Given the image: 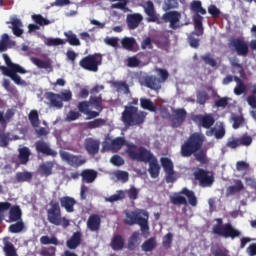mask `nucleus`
<instances>
[{
	"label": "nucleus",
	"instance_id": "obj_1",
	"mask_svg": "<svg viewBox=\"0 0 256 256\" xmlns=\"http://www.w3.org/2000/svg\"><path fill=\"white\" fill-rule=\"evenodd\" d=\"M205 143V135L194 132L188 139L181 145V157H191L194 155L195 160L201 165H207L209 158L207 157V150L202 149Z\"/></svg>",
	"mask_w": 256,
	"mask_h": 256
},
{
	"label": "nucleus",
	"instance_id": "obj_2",
	"mask_svg": "<svg viewBox=\"0 0 256 256\" xmlns=\"http://www.w3.org/2000/svg\"><path fill=\"white\" fill-rule=\"evenodd\" d=\"M127 155L132 161H138V163H148V173L152 179H157L161 172V166L157 157L151 153L150 150L144 146L138 147L135 144L128 145Z\"/></svg>",
	"mask_w": 256,
	"mask_h": 256
},
{
	"label": "nucleus",
	"instance_id": "obj_3",
	"mask_svg": "<svg viewBox=\"0 0 256 256\" xmlns=\"http://www.w3.org/2000/svg\"><path fill=\"white\" fill-rule=\"evenodd\" d=\"M146 117L147 113L139 110V108L135 106H125V109L122 112L121 121L124 125L133 127L135 125H143Z\"/></svg>",
	"mask_w": 256,
	"mask_h": 256
},
{
	"label": "nucleus",
	"instance_id": "obj_4",
	"mask_svg": "<svg viewBox=\"0 0 256 256\" xmlns=\"http://www.w3.org/2000/svg\"><path fill=\"white\" fill-rule=\"evenodd\" d=\"M145 217L141 216V213L137 211L126 212V218L124 219L125 225H139L140 231L144 239H147L151 233L149 232V215L144 212Z\"/></svg>",
	"mask_w": 256,
	"mask_h": 256
},
{
	"label": "nucleus",
	"instance_id": "obj_5",
	"mask_svg": "<svg viewBox=\"0 0 256 256\" xmlns=\"http://www.w3.org/2000/svg\"><path fill=\"white\" fill-rule=\"evenodd\" d=\"M216 225L212 228V233L218 235L219 237H224V239H237L241 236V231L233 227L231 223H226L223 225V219L218 218Z\"/></svg>",
	"mask_w": 256,
	"mask_h": 256
},
{
	"label": "nucleus",
	"instance_id": "obj_6",
	"mask_svg": "<svg viewBox=\"0 0 256 256\" xmlns=\"http://www.w3.org/2000/svg\"><path fill=\"white\" fill-rule=\"evenodd\" d=\"M47 219L49 223L52 225H56L59 227L61 225L62 227H69V219L61 216V206H59V202L57 201H51L50 202V209L47 211Z\"/></svg>",
	"mask_w": 256,
	"mask_h": 256
},
{
	"label": "nucleus",
	"instance_id": "obj_7",
	"mask_svg": "<svg viewBox=\"0 0 256 256\" xmlns=\"http://www.w3.org/2000/svg\"><path fill=\"white\" fill-rule=\"evenodd\" d=\"M185 195V198L184 196ZM188 199V202H187ZM170 202L172 205H191V207H197V196H195V192L193 190H189V188L184 187L182 190L179 192V194H174L173 196H170Z\"/></svg>",
	"mask_w": 256,
	"mask_h": 256
},
{
	"label": "nucleus",
	"instance_id": "obj_8",
	"mask_svg": "<svg viewBox=\"0 0 256 256\" xmlns=\"http://www.w3.org/2000/svg\"><path fill=\"white\" fill-rule=\"evenodd\" d=\"M191 11H194L193 21H194V29L198 30V35H203L204 28H203V16L207 15V10L203 8L201 1L194 0L191 3Z\"/></svg>",
	"mask_w": 256,
	"mask_h": 256
},
{
	"label": "nucleus",
	"instance_id": "obj_9",
	"mask_svg": "<svg viewBox=\"0 0 256 256\" xmlns=\"http://www.w3.org/2000/svg\"><path fill=\"white\" fill-rule=\"evenodd\" d=\"M103 57L100 54H89L79 61V66L85 71L97 73L99 65H101Z\"/></svg>",
	"mask_w": 256,
	"mask_h": 256
},
{
	"label": "nucleus",
	"instance_id": "obj_10",
	"mask_svg": "<svg viewBox=\"0 0 256 256\" xmlns=\"http://www.w3.org/2000/svg\"><path fill=\"white\" fill-rule=\"evenodd\" d=\"M127 147V151H129V145L133 144H128L127 140H125V137H116L110 141H105L103 143V151H112L113 153H119L123 147Z\"/></svg>",
	"mask_w": 256,
	"mask_h": 256
},
{
	"label": "nucleus",
	"instance_id": "obj_11",
	"mask_svg": "<svg viewBox=\"0 0 256 256\" xmlns=\"http://www.w3.org/2000/svg\"><path fill=\"white\" fill-rule=\"evenodd\" d=\"M194 178L198 181L200 187H212L213 183H215L213 174L203 168H198L194 172Z\"/></svg>",
	"mask_w": 256,
	"mask_h": 256
},
{
	"label": "nucleus",
	"instance_id": "obj_12",
	"mask_svg": "<svg viewBox=\"0 0 256 256\" xmlns=\"http://www.w3.org/2000/svg\"><path fill=\"white\" fill-rule=\"evenodd\" d=\"M229 47L240 57H247V55H249V45H247V42L241 38H234L230 40Z\"/></svg>",
	"mask_w": 256,
	"mask_h": 256
},
{
	"label": "nucleus",
	"instance_id": "obj_13",
	"mask_svg": "<svg viewBox=\"0 0 256 256\" xmlns=\"http://www.w3.org/2000/svg\"><path fill=\"white\" fill-rule=\"evenodd\" d=\"M192 121L197 123L199 127H203V129H211L215 125V118L211 114H197L192 116Z\"/></svg>",
	"mask_w": 256,
	"mask_h": 256
},
{
	"label": "nucleus",
	"instance_id": "obj_14",
	"mask_svg": "<svg viewBox=\"0 0 256 256\" xmlns=\"http://www.w3.org/2000/svg\"><path fill=\"white\" fill-rule=\"evenodd\" d=\"M140 84L151 91H159L161 89V79L157 78L155 75H146L140 79Z\"/></svg>",
	"mask_w": 256,
	"mask_h": 256
},
{
	"label": "nucleus",
	"instance_id": "obj_15",
	"mask_svg": "<svg viewBox=\"0 0 256 256\" xmlns=\"http://www.w3.org/2000/svg\"><path fill=\"white\" fill-rule=\"evenodd\" d=\"M163 23H170L171 29H177L179 27V21H181V13L178 11H169L162 15Z\"/></svg>",
	"mask_w": 256,
	"mask_h": 256
},
{
	"label": "nucleus",
	"instance_id": "obj_16",
	"mask_svg": "<svg viewBox=\"0 0 256 256\" xmlns=\"http://www.w3.org/2000/svg\"><path fill=\"white\" fill-rule=\"evenodd\" d=\"M144 11L148 16V23H156L157 25H162V17H159L155 13V4H153V1L148 0L146 2Z\"/></svg>",
	"mask_w": 256,
	"mask_h": 256
},
{
	"label": "nucleus",
	"instance_id": "obj_17",
	"mask_svg": "<svg viewBox=\"0 0 256 256\" xmlns=\"http://www.w3.org/2000/svg\"><path fill=\"white\" fill-rule=\"evenodd\" d=\"M162 167L166 173V183H175V170H173V162L169 158H161Z\"/></svg>",
	"mask_w": 256,
	"mask_h": 256
},
{
	"label": "nucleus",
	"instance_id": "obj_18",
	"mask_svg": "<svg viewBox=\"0 0 256 256\" xmlns=\"http://www.w3.org/2000/svg\"><path fill=\"white\" fill-rule=\"evenodd\" d=\"M36 153L45 155L46 157H55L57 155V151L51 149L47 142L44 140H38L35 142Z\"/></svg>",
	"mask_w": 256,
	"mask_h": 256
},
{
	"label": "nucleus",
	"instance_id": "obj_19",
	"mask_svg": "<svg viewBox=\"0 0 256 256\" xmlns=\"http://www.w3.org/2000/svg\"><path fill=\"white\" fill-rule=\"evenodd\" d=\"M60 157L63 159V161H67L70 167H81V165H85L86 163V160L83 159L82 156H75L73 154H69L68 152H62Z\"/></svg>",
	"mask_w": 256,
	"mask_h": 256
},
{
	"label": "nucleus",
	"instance_id": "obj_20",
	"mask_svg": "<svg viewBox=\"0 0 256 256\" xmlns=\"http://www.w3.org/2000/svg\"><path fill=\"white\" fill-rule=\"evenodd\" d=\"M172 124L173 127H181L183 122L187 120V110L185 108H177L172 111Z\"/></svg>",
	"mask_w": 256,
	"mask_h": 256
},
{
	"label": "nucleus",
	"instance_id": "obj_21",
	"mask_svg": "<svg viewBox=\"0 0 256 256\" xmlns=\"http://www.w3.org/2000/svg\"><path fill=\"white\" fill-rule=\"evenodd\" d=\"M17 73H20V75H25V73H27V70H25V68H23L22 66H18L17 70L7 72L6 74H4V76L10 77L11 80L15 83V85H21V86L27 85V82L21 79V76H19V74Z\"/></svg>",
	"mask_w": 256,
	"mask_h": 256
},
{
	"label": "nucleus",
	"instance_id": "obj_22",
	"mask_svg": "<svg viewBox=\"0 0 256 256\" xmlns=\"http://www.w3.org/2000/svg\"><path fill=\"white\" fill-rule=\"evenodd\" d=\"M87 229L92 233H97L101 230V216L99 214H91L86 222Z\"/></svg>",
	"mask_w": 256,
	"mask_h": 256
},
{
	"label": "nucleus",
	"instance_id": "obj_23",
	"mask_svg": "<svg viewBox=\"0 0 256 256\" xmlns=\"http://www.w3.org/2000/svg\"><path fill=\"white\" fill-rule=\"evenodd\" d=\"M82 241L83 234L81 231L74 232L70 239L66 241V247H68L71 251H75V249L81 245Z\"/></svg>",
	"mask_w": 256,
	"mask_h": 256
},
{
	"label": "nucleus",
	"instance_id": "obj_24",
	"mask_svg": "<svg viewBox=\"0 0 256 256\" xmlns=\"http://www.w3.org/2000/svg\"><path fill=\"white\" fill-rule=\"evenodd\" d=\"M101 142L93 138H87L84 143L85 150L89 155H97Z\"/></svg>",
	"mask_w": 256,
	"mask_h": 256
},
{
	"label": "nucleus",
	"instance_id": "obj_25",
	"mask_svg": "<svg viewBox=\"0 0 256 256\" xmlns=\"http://www.w3.org/2000/svg\"><path fill=\"white\" fill-rule=\"evenodd\" d=\"M141 245V233L134 231L128 238L127 249L128 251H135Z\"/></svg>",
	"mask_w": 256,
	"mask_h": 256
},
{
	"label": "nucleus",
	"instance_id": "obj_26",
	"mask_svg": "<svg viewBox=\"0 0 256 256\" xmlns=\"http://www.w3.org/2000/svg\"><path fill=\"white\" fill-rule=\"evenodd\" d=\"M53 167H55V162L46 161L39 165L38 173L40 177H51L53 175Z\"/></svg>",
	"mask_w": 256,
	"mask_h": 256
},
{
	"label": "nucleus",
	"instance_id": "obj_27",
	"mask_svg": "<svg viewBox=\"0 0 256 256\" xmlns=\"http://www.w3.org/2000/svg\"><path fill=\"white\" fill-rule=\"evenodd\" d=\"M141 21H143V15L140 13L128 14L126 18L128 28L131 30L137 29L141 25Z\"/></svg>",
	"mask_w": 256,
	"mask_h": 256
},
{
	"label": "nucleus",
	"instance_id": "obj_28",
	"mask_svg": "<svg viewBox=\"0 0 256 256\" xmlns=\"http://www.w3.org/2000/svg\"><path fill=\"white\" fill-rule=\"evenodd\" d=\"M45 98L50 103V107H54L55 109H63V101L59 97V94L53 92H46Z\"/></svg>",
	"mask_w": 256,
	"mask_h": 256
},
{
	"label": "nucleus",
	"instance_id": "obj_29",
	"mask_svg": "<svg viewBox=\"0 0 256 256\" xmlns=\"http://www.w3.org/2000/svg\"><path fill=\"white\" fill-rule=\"evenodd\" d=\"M110 247L113 251H123L125 249V238L121 234H114L110 242Z\"/></svg>",
	"mask_w": 256,
	"mask_h": 256
},
{
	"label": "nucleus",
	"instance_id": "obj_30",
	"mask_svg": "<svg viewBox=\"0 0 256 256\" xmlns=\"http://www.w3.org/2000/svg\"><path fill=\"white\" fill-rule=\"evenodd\" d=\"M2 57L5 61V64L7 65V66L0 65V71H2V75H5V74L9 73L10 71H17V69H19V67H21V65H19V64L12 63L9 55L3 54Z\"/></svg>",
	"mask_w": 256,
	"mask_h": 256
},
{
	"label": "nucleus",
	"instance_id": "obj_31",
	"mask_svg": "<svg viewBox=\"0 0 256 256\" xmlns=\"http://www.w3.org/2000/svg\"><path fill=\"white\" fill-rule=\"evenodd\" d=\"M60 205L67 213H73V211H75V205H77V200L73 197L64 196L60 198Z\"/></svg>",
	"mask_w": 256,
	"mask_h": 256
},
{
	"label": "nucleus",
	"instance_id": "obj_32",
	"mask_svg": "<svg viewBox=\"0 0 256 256\" xmlns=\"http://www.w3.org/2000/svg\"><path fill=\"white\" fill-rule=\"evenodd\" d=\"M97 171L94 169H84L80 173V177H82V183H94L95 179H97Z\"/></svg>",
	"mask_w": 256,
	"mask_h": 256
},
{
	"label": "nucleus",
	"instance_id": "obj_33",
	"mask_svg": "<svg viewBox=\"0 0 256 256\" xmlns=\"http://www.w3.org/2000/svg\"><path fill=\"white\" fill-rule=\"evenodd\" d=\"M23 212L21 211V207L19 205L12 206L9 211V219L12 223L15 221H23Z\"/></svg>",
	"mask_w": 256,
	"mask_h": 256
},
{
	"label": "nucleus",
	"instance_id": "obj_34",
	"mask_svg": "<svg viewBox=\"0 0 256 256\" xmlns=\"http://www.w3.org/2000/svg\"><path fill=\"white\" fill-rule=\"evenodd\" d=\"M29 157H31V150L29 147H22L19 149L18 161L20 165H27V163H29Z\"/></svg>",
	"mask_w": 256,
	"mask_h": 256
},
{
	"label": "nucleus",
	"instance_id": "obj_35",
	"mask_svg": "<svg viewBox=\"0 0 256 256\" xmlns=\"http://www.w3.org/2000/svg\"><path fill=\"white\" fill-rule=\"evenodd\" d=\"M234 81L236 83V86L234 87L233 93L234 95H243V93H247V86L245 85V82L239 78V76H234Z\"/></svg>",
	"mask_w": 256,
	"mask_h": 256
},
{
	"label": "nucleus",
	"instance_id": "obj_36",
	"mask_svg": "<svg viewBox=\"0 0 256 256\" xmlns=\"http://www.w3.org/2000/svg\"><path fill=\"white\" fill-rule=\"evenodd\" d=\"M201 35H203V34H199L198 29H195V31H193L189 34L188 43H189L190 47H192L193 49H199V45H200L201 40L199 38H196V37H201Z\"/></svg>",
	"mask_w": 256,
	"mask_h": 256
},
{
	"label": "nucleus",
	"instance_id": "obj_37",
	"mask_svg": "<svg viewBox=\"0 0 256 256\" xmlns=\"http://www.w3.org/2000/svg\"><path fill=\"white\" fill-rule=\"evenodd\" d=\"M112 85L118 93H124V95H129V93H131L129 84L125 81H114L112 82Z\"/></svg>",
	"mask_w": 256,
	"mask_h": 256
},
{
	"label": "nucleus",
	"instance_id": "obj_38",
	"mask_svg": "<svg viewBox=\"0 0 256 256\" xmlns=\"http://www.w3.org/2000/svg\"><path fill=\"white\" fill-rule=\"evenodd\" d=\"M155 247H157V239L155 237L149 238L141 245V249L144 253H151Z\"/></svg>",
	"mask_w": 256,
	"mask_h": 256
},
{
	"label": "nucleus",
	"instance_id": "obj_39",
	"mask_svg": "<svg viewBox=\"0 0 256 256\" xmlns=\"http://www.w3.org/2000/svg\"><path fill=\"white\" fill-rule=\"evenodd\" d=\"M17 183H30L33 179V173L29 171L17 172L15 175Z\"/></svg>",
	"mask_w": 256,
	"mask_h": 256
},
{
	"label": "nucleus",
	"instance_id": "obj_40",
	"mask_svg": "<svg viewBox=\"0 0 256 256\" xmlns=\"http://www.w3.org/2000/svg\"><path fill=\"white\" fill-rule=\"evenodd\" d=\"M140 107L146 111H150L151 113H155L157 111V106H155L153 101L149 98H140Z\"/></svg>",
	"mask_w": 256,
	"mask_h": 256
},
{
	"label": "nucleus",
	"instance_id": "obj_41",
	"mask_svg": "<svg viewBox=\"0 0 256 256\" xmlns=\"http://www.w3.org/2000/svg\"><path fill=\"white\" fill-rule=\"evenodd\" d=\"M64 36L66 37L64 41L69 43V45L73 47H79L81 45V41H79V38H77V35L73 31L64 32Z\"/></svg>",
	"mask_w": 256,
	"mask_h": 256
},
{
	"label": "nucleus",
	"instance_id": "obj_42",
	"mask_svg": "<svg viewBox=\"0 0 256 256\" xmlns=\"http://www.w3.org/2000/svg\"><path fill=\"white\" fill-rule=\"evenodd\" d=\"M235 185L229 186L227 188V195H235V193H241L243 189H245V185H243V181L235 180Z\"/></svg>",
	"mask_w": 256,
	"mask_h": 256
},
{
	"label": "nucleus",
	"instance_id": "obj_43",
	"mask_svg": "<svg viewBox=\"0 0 256 256\" xmlns=\"http://www.w3.org/2000/svg\"><path fill=\"white\" fill-rule=\"evenodd\" d=\"M28 119L34 129H37V127L41 125V120H39V112H37V110H31L28 115Z\"/></svg>",
	"mask_w": 256,
	"mask_h": 256
},
{
	"label": "nucleus",
	"instance_id": "obj_44",
	"mask_svg": "<svg viewBox=\"0 0 256 256\" xmlns=\"http://www.w3.org/2000/svg\"><path fill=\"white\" fill-rule=\"evenodd\" d=\"M11 25L13 34L16 37H21L23 35V29H21V27H23V23L19 19H14L12 20Z\"/></svg>",
	"mask_w": 256,
	"mask_h": 256
},
{
	"label": "nucleus",
	"instance_id": "obj_45",
	"mask_svg": "<svg viewBox=\"0 0 256 256\" xmlns=\"http://www.w3.org/2000/svg\"><path fill=\"white\" fill-rule=\"evenodd\" d=\"M135 38L133 37H124L121 40V45L123 49H126V51H133V47H135Z\"/></svg>",
	"mask_w": 256,
	"mask_h": 256
},
{
	"label": "nucleus",
	"instance_id": "obj_46",
	"mask_svg": "<svg viewBox=\"0 0 256 256\" xmlns=\"http://www.w3.org/2000/svg\"><path fill=\"white\" fill-rule=\"evenodd\" d=\"M251 95L247 96L246 101L252 109H256V84L252 85Z\"/></svg>",
	"mask_w": 256,
	"mask_h": 256
},
{
	"label": "nucleus",
	"instance_id": "obj_47",
	"mask_svg": "<svg viewBox=\"0 0 256 256\" xmlns=\"http://www.w3.org/2000/svg\"><path fill=\"white\" fill-rule=\"evenodd\" d=\"M231 119L233 121V129H239L240 127H243V125H245V118L242 115L232 114Z\"/></svg>",
	"mask_w": 256,
	"mask_h": 256
},
{
	"label": "nucleus",
	"instance_id": "obj_48",
	"mask_svg": "<svg viewBox=\"0 0 256 256\" xmlns=\"http://www.w3.org/2000/svg\"><path fill=\"white\" fill-rule=\"evenodd\" d=\"M25 229V223L23 220H18L16 223L9 226L8 231L10 233H21Z\"/></svg>",
	"mask_w": 256,
	"mask_h": 256
},
{
	"label": "nucleus",
	"instance_id": "obj_49",
	"mask_svg": "<svg viewBox=\"0 0 256 256\" xmlns=\"http://www.w3.org/2000/svg\"><path fill=\"white\" fill-rule=\"evenodd\" d=\"M125 199V191L118 190L116 194L106 197L105 201L108 203H115V201H123Z\"/></svg>",
	"mask_w": 256,
	"mask_h": 256
},
{
	"label": "nucleus",
	"instance_id": "obj_50",
	"mask_svg": "<svg viewBox=\"0 0 256 256\" xmlns=\"http://www.w3.org/2000/svg\"><path fill=\"white\" fill-rule=\"evenodd\" d=\"M32 63L37 65L39 69H51V61L41 60L39 58H32Z\"/></svg>",
	"mask_w": 256,
	"mask_h": 256
},
{
	"label": "nucleus",
	"instance_id": "obj_51",
	"mask_svg": "<svg viewBox=\"0 0 256 256\" xmlns=\"http://www.w3.org/2000/svg\"><path fill=\"white\" fill-rule=\"evenodd\" d=\"M106 123H107V120L98 118V119L88 122L87 127H88V129H97L99 127H103L104 125H106Z\"/></svg>",
	"mask_w": 256,
	"mask_h": 256
},
{
	"label": "nucleus",
	"instance_id": "obj_52",
	"mask_svg": "<svg viewBox=\"0 0 256 256\" xmlns=\"http://www.w3.org/2000/svg\"><path fill=\"white\" fill-rule=\"evenodd\" d=\"M66 41L61 38H47L45 41V45L47 47H57L59 45H65Z\"/></svg>",
	"mask_w": 256,
	"mask_h": 256
},
{
	"label": "nucleus",
	"instance_id": "obj_53",
	"mask_svg": "<svg viewBox=\"0 0 256 256\" xmlns=\"http://www.w3.org/2000/svg\"><path fill=\"white\" fill-rule=\"evenodd\" d=\"M90 103L91 105H94L95 109H97L98 111L103 110V98H101V96H91Z\"/></svg>",
	"mask_w": 256,
	"mask_h": 256
},
{
	"label": "nucleus",
	"instance_id": "obj_54",
	"mask_svg": "<svg viewBox=\"0 0 256 256\" xmlns=\"http://www.w3.org/2000/svg\"><path fill=\"white\" fill-rule=\"evenodd\" d=\"M196 97L199 105H205L209 101V94L206 91H198Z\"/></svg>",
	"mask_w": 256,
	"mask_h": 256
},
{
	"label": "nucleus",
	"instance_id": "obj_55",
	"mask_svg": "<svg viewBox=\"0 0 256 256\" xmlns=\"http://www.w3.org/2000/svg\"><path fill=\"white\" fill-rule=\"evenodd\" d=\"M109 1L110 3H113L111 5V9H121V11H124V9H127V3H128L127 0H109Z\"/></svg>",
	"mask_w": 256,
	"mask_h": 256
},
{
	"label": "nucleus",
	"instance_id": "obj_56",
	"mask_svg": "<svg viewBox=\"0 0 256 256\" xmlns=\"http://www.w3.org/2000/svg\"><path fill=\"white\" fill-rule=\"evenodd\" d=\"M41 245H59L57 237L49 238V236H42L40 238Z\"/></svg>",
	"mask_w": 256,
	"mask_h": 256
},
{
	"label": "nucleus",
	"instance_id": "obj_57",
	"mask_svg": "<svg viewBox=\"0 0 256 256\" xmlns=\"http://www.w3.org/2000/svg\"><path fill=\"white\" fill-rule=\"evenodd\" d=\"M201 59L205 63V65H209L210 67H215L217 65V60L211 57V53H206L205 55H202Z\"/></svg>",
	"mask_w": 256,
	"mask_h": 256
},
{
	"label": "nucleus",
	"instance_id": "obj_58",
	"mask_svg": "<svg viewBox=\"0 0 256 256\" xmlns=\"http://www.w3.org/2000/svg\"><path fill=\"white\" fill-rule=\"evenodd\" d=\"M32 18L33 21H35V23H37V25H40L41 27L51 24V21L47 20V18L42 17L41 14H35L32 16Z\"/></svg>",
	"mask_w": 256,
	"mask_h": 256
},
{
	"label": "nucleus",
	"instance_id": "obj_59",
	"mask_svg": "<svg viewBox=\"0 0 256 256\" xmlns=\"http://www.w3.org/2000/svg\"><path fill=\"white\" fill-rule=\"evenodd\" d=\"M173 244V233H167L162 241V245L164 249H171V245Z\"/></svg>",
	"mask_w": 256,
	"mask_h": 256
},
{
	"label": "nucleus",
	"instance_id": "obj_60",
	"mask_svg": "<svg viewBox=\"0 0 256 256\" xmlns=\"http://www.w3.org/2000/svg\"><path fill=\"white\" fill-rule=\"evenodd\" d=\"M126 193L130 201H136V199H139V190L135 188V186H132L126 190Z\"/></svg>",
	"mask_w": 256,
	"mask_h": 256
},
{
	"label": "nucleus",
	"instance_id": "obj_61",
	"mask_svg": "<svg viewBox=\"0 0 256 256\" xmlns=\"http://www.w3.org/2000/svg\"><path fill=\"white\" fill-rule=\"evenodd\" d=\"M156 73L159 75L160 84L165 83L169 79V72L163 68H156Z\"/></svg>",
	"mask_w": 256,
	"mask_h": 256
},
{
	"label": "nucleus",
	"instance_id": "obj_62",
	"mask_svg": "<svg viewBox=\"0 0 256 256\" xmlns=\"http://www.w3.org/2000/svg\"><path fill=\"white\" fill-rule=\"evenodd\" d=\"M141 60L137 59V56H131L127 59V67L135 68L140 67Z\"/></svg>",
	"mask_w": 256,
	"mask_h": 256
},
{
	"label": "nucleus",
	"instance_id": "obj_63",
	"mask_svg": "<svg viewBox=\"0 0 256 256\" xmlns=\"http://www.w3.org/2000/svg\"><path fill=\"white\" fill-rule=\"evenodd\" d=\"M57 249L53 246H50L48 248H44L40 250V255L42 256H55Z\"/></svg>",
	"mask_w": 256,
	"mask_h": 256
},
{
	"label": "nucleus",
	"instance_id": "obj_64",
	"mask_svg": "<svg viewBox=\"0 0 256 256\" xmlns=\"http://www.w3.org/2000/svg\"><path fill=\"white\" fill-rule=\"evenodd\" d=\"M211 253L213 256H231L229 255V250L223 248L212 249Z\"/></svg>",
	"mask_w": 256,
	"mask_h": 256
}]
</instances>
